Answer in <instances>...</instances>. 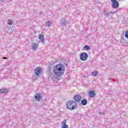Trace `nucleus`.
<instances>
[{
    "label": "nucleus",
    "instance_id": "obj_7",
    "mask_svg": "<svg viewBox=\"0 0 128 128\" xmlns=\"http://www.w3.org/2000/svg\"><path fill=\"white\" fill-rule=\"evenodd\" d=\"M42 98L40 93H36L34 96V98L36 102H40V100Z\"/></svg>",
    "mask_w": 128,
    "mask_h": 128
},
{
    "label": "nucleus",
    "instance_id": "obj_6",
    "mask_svg": "<svg viewBox=\"0 0 128 128\" xmlns=\"http://www.w3.org/2000/svg\"><path fill=\"white\" fill-rule=\"evenodd\" d=\"M73 99L75 102H80V100H82V96L80 94H76L74 96Z\"/></svg>",
    "mask_w": 128,
    "mask_h": 128
},
{
    "label": "nucleus",
    "instance_id": "obj_25",
    "mask_svg": "<svg viewBox=\"0 0 128 128\" xmlns=\"http://www.w3.org/2000/svg\"><path fill=\"white\" fill-rule=\"evenodd\" d=\"M65 66H68V62L64 64Z\"/></svg>",
    "mask_w": 128,
    "mask_h": 128
},
{
    "label": "nucleus",
    "instance_id": "obj_8",
    "mask_svg": "<svg viewBox=\"0 0 128 128\" xmlns=\"http://www.w3.org/2000/svg\"><path fill=\"white\" fill-rule=\"evenodd\" d=\"M112 8H118L120 6V4L118 2L115 1L114 2H112Z\"/></svg>",
    "mask_w": 128,
    "mask_h": 128
},
{
    "label": "nucleus",
    "instance_id": "obj_9",
    "mask_svg": "<svg viewBox=\"0 0 128 128\" xmlns=\"http://www.w3.org/2000/svg\"><path fill=\"white\" fill-rule=\"evenodd\" d=\"M8 92V88H3L0 89V94H6Z\"/></svg>",
    "mask_w": 128,
    "mask_h": 128
},
{
    "label": "nucleus",
    "instance_id": "obj_17",
    "mask_svg": "<svg viewBox=\"0 0 128 128\" xmlns=\"http://www.w3.org/2000/svg\"><path fill=\"white\" fill-rule=\"evenodd\" d=\"M84 49L86 50H90V46L86 45L84 46Z\"/></svg>",
    "mask_w": 128,
    "mask_h": 128
},
{
    "label": "nucleus",
    "instance_id": "obj_2",
    "mask_svg": "<svg viewBox=\"0 0 128 128\" xmlns=\"http://www.w3.org/2000/svg\"><path fill=\"white\" fill-rule=\"evenodd\" d=\"M66 108L70 110H74L78 108V103L74 100H70L66 103Z\"/></svg>",
    "mask_w": 128,
    "mask_h": 128
},
{
    "label": "nucleus",
    "instance_id": "obj_18",
    "mask_svg": "<svg viewBox=\"0 0 128 128\" xmlns=\"http://www.w3.org/2000/svg\"><path fill=\"white\" fill-rule=\"evenodd\" d=\"M50 26H52V22H50V20H48L46 22V26H48V28H50Z\"/></svg>",
    "mask_w": 128,
    "mask_h": 128
},
{
    "label": "nucleus",
    "instance_id": "obj_28",
    "mask_svg": "<svg viewBox=\"0 0 128 128\" xmlns=\"http://www.w3.org/2000/svg\"><path fill=\"white\" fill-rule=\"evenodd\" d=\"M1 2H4V0H1Z\"/></svg>",
    "mask_w": 128,
    "mask_h": 128
},
{
    "label": "nucleus",
    "instance_id": "obj_24",
    "mask_svg": "<svg viewBox=\"0 0 128 128\" xmlns=\"http://www.w3.org/2000/svg\"><path fill=\"white\" fill-rule=\"evenodd\" d=\"M112 2H116V0H110Z\"/></svg>",
    "mask_w": 128,
    "mask_h": 128
},
{
    "label": "nucleus",
    "instance_id": "obj_5",
    "mask_svg": "<svg viewBox=\"0 0 128 128\" xmlns=\"http://www.w3.org/2000/svg\"><path fill=\"white\" fill-rule=\"evenodd\" d=\"M42 68L38 67L34 69V72L36 76H40L42 74Z\"/></svg>",
    "mask_w": 128,
    "mask_h": 128
},
{
    "label": "nucleus",
    "instance_id": "obj_22",
    "mask_svg": "<svg viewBox=\"0 0 128 128\" xmlns=\"http://www.w3.org/2000/svg\"><path fill=\"white\" fill-rule=\"evenodd\" d=\"M107 16H110V12H107Z\"/></svg>",
    "mask_w": 128,
    "mask_h": 128
},
{
    "label": "nucleus",
    "instance_id": "obj_19",
    "mask_svg": "<svg viewBox=\"0 0 128 128\" xmlns=\"http://www.w3.org/2000/svg\"><path fill=\"white\" fill-rule=\"evenodd\" d=\"M8 24L9 26H12V24H14V21L12 20H9L8 21Z\"/></svg>",
    "mask_w": 128,
    "mask_h": 128
},
{
    "label": "nucleus",
    "instance_id": "obj_14",
    "mask_svg": "<svg viewBox=\"0 0 128 128\" xmlns=\"http://www.w3.org/2000/svg\"><path fill=\"white\" fill-rule=\"evenodd\" d=\"M39 40L44 44V35L40 34Z\"/></svg>",
    "mask_w": 128,
    "mask_h": 128
},
{
    "label": "nucleus",
    "instance_id": "obj_15",
    "mask_svg": "<svg viewBox=\"0 0 128 128\" xmlns=\"http://www.w3.org/2000/svg\"><path fill=\"white\" fill-rule=\"evenodd\" d=\"M52 64L48 68V74H52Z\"/></svg>",
    "mask_w": 128,
    "mask_h": 128
},
{
    "label": "nucleus",
    "instance_id": "obj_23",
    "mask_svg": "<svg viewBox=\"0 0 128 128\" xmlns=\"http://www.w3.org/2000/svg\"><path fill=\"white\" fill-rule=\"evenodd\" d=\"M110 14H112V15H113V14H116V12H110Z\"/></svg>",
    "mask_w": 128,
    "mask_h": 128
},
{
    "label": "nucleus",
    "instance_id": "obj_1",
    "mask_svg": "<svg viewBox=\"0 0 128 128\" xmlns=\"http://www.w3.org/2000/svg\"><path fill=\"white\" fill-rule=\"evenodd\" d=\"M65 70L64 66L62 64H58L54 66L53 72L56 76H62Z\"/></svg>",
    "mask_w": 128,
    "mask_h": 128
},
{
    "label": "nucleus",
    "instance_id": "obj_13",
    "mask_svg": "<svg viewBox=\"0 0 128 128\" xmlns=\"http://www.w3.org/2000/svg\"><path fill=\"white\" fill-rule=\"evenodd\" d=\"M81 104L82 106H86L88 104V100L86 99H82L81 100Z\"/></svg>",
    "mask_w": 128,
    "mask_h": 128
},
{
    "label": "nucleus",
    "instance_id": "obj_12",
    "mask_svg": "<svg viewBox=\"0 0 128 128\" xmlns=\"http://www.w3.org/2000/svg\"><path fill=\"white\" fill-rule=\"evenodd\" d=\"M62 124L63 126L62 128H68V126L66 124V120H64V122H62Z\"/></svg>",
    "mask_w": 128,
    "mask_h": 128
},
{
    "label": "nucleus",
    "instance_id": "obj_10",
    "mask_svg": "<svg viewBox=\"0 0 128 128\" xmlns=\"http://www.w3.org/2000/svg\"><path fill=\"white\" fill-rule=\"evenodd\" d=\"M32 48L33 50H36L38 48V44L36 43L32 44Z\"/></svg>",
    "mask_w": 128,
    "mask_h": 128
},
{
    "label": "nucleus",
    "instance_id": "obj_16",
    "mask_svg": "<svg viewBox=\"0 0 128 128\" xmlns=\"http://www.w3.org/2000/svg\"><path fill=\"white\" fill-rule=\"evenodd\" d=\"M92 74L93 76H98V70H94L92 72Z\"/></svg>",
    "mask_w": 128,
    "mask_h": 128
},
{
    "label": "nucleus",
    "instance_id": "obj_4",
    "mask_svg": "<svg viewBox=\"0 0 128 128\" xmlns=\"http://www.w3.org/2000/svg\"><path fill=\"white\" fill-rule=\"evenodd\" d=\"M88 58V55L86 52H82L80 54V59L81 60H86Z\"/></svg>",
    "mask_w": 128,
    "mask_h": 128
},
{
    "label": "nucleus",
    "instance_id": "obj_11",
    "mask_svg": "<svg viewBox=\"0 0 128 128\" xmlns=\"http://www.w3.org/2000/svg\"><path fill=\"white\" fill-rule=\"evenodd\" d=\"M88 96L90 98H94L96 96V92L94 90L89 92Z\"/></svg>",
    "mask_w": 128,
    "mask_h": 128
},
{
    "label": "nucleus",
    "instance_id": "obj_21",
    "mask_svg": "<svg viewBox=\"0 0 128 128\" xmlns=\"http://www.w3.org/2000/svg\"><path fill=\"white\" fill-rule=\"evenodd\" d=\"M104 16H108V12H106V10H104Z\"/></svg>",
    "mask_w": 128,
    "mask_h": 128
},
{
    "label": "nucleus",
    "instance_id": "obj_27",
    "mask_svg": "<svg viewBox=\"0 0 128 128\" xmlns=\"http://www.w3.org/2000/svg\"><path fill=\"white\" fill-rule=\"evenodd\" d=\"M108 80H112V78H108Z\"/></svg>",
    "mask_w": 128,
    "mask_h": 128
},
{
    "label": "nucleus",
    "instance_id": "obj_26",
    "mask_svg": "<svg viewBox=\"0 0 128 128\" xmlns=\"http://www.w3.org/2000/svg\"><path fill=\"white\" fill-rule=\"evenodd\" d=\"M8 58H6V57H4L3 58V60H6Z\"/></svg>",
    "mask_w": 128,
    "mask_h": 128
},
{
    "label": "nucleus",
    "instance_id": "obj_20",
    "mask_svg": "<svg viewBox=\"0 0 128 128\" xmlns=\"http://www.w3.org/2000/svg\"><path fill=\"white\" fill-rule=\"evenodd\" d=\"M125 38H128V30L125 32Z\"/></svg>",
    "mask_w": 128,
    "mask_h": 128
},
{
    "label": "nucleus",
    "instance_id": "obj_3",
    "mask_svg": "<svg viewBox=\"0 0 128 128\" xmlns=\"http://www.w3.org/2000/svg\"><path fill=\"white\" fill-rule=\"evenodd\" d=\"M68 24V22L64 18H61L58 22V24L60 26H66Z\"/></svg>",
    "mask_w": 128,
    "mask_h": 128
}]
</instances>
